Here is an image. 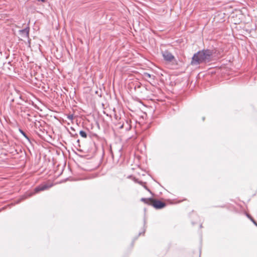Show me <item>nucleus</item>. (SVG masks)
Here are the masks:
<instances>
[{
	"label": "nucleus",
	"mask_w": 257,
	"mask_h": 257,
	"mask_svg": "<svg viewBox=\"0 0 257 257\" xmlns=\"http://www.w3.org/2000/svg\"><path fill=\"white\" fill-rule=\"evenodd\" d=\"M141 200L147 204L152 205V201H153V199L152 198H141Z\"/></svg>",
	"instance_id": "obj_6"
},
{
	"label": "nucleus",
	"mask_w": 257,
	"mask_h": 257,
	"mask_svg": "<svg viewBox=\"0 0 257 257\" xmlns=\"http://www.w3.org/2000/svg\"><path fill=\"white\" fill-rule=\"evenodd\" d=\"M213 51L210 49H203L195 53L192 57L191 64L198 65L203 63H208L211 61Z\"/></svg>",
	"instance_id": "obj_1"
},
{
	"label": "nucleus",
	"mask_w": 257,
	"mask_h": 257,
	"mask_svg": "<svg viewBox=\"0 0 257 257\" xmlns=\"http://www.w3.org/2000/svg\"><path fill=\"white\" fill-rule=\"evenodd\" d=\"M121 149H122L121 148V149H120L119 150V156H121V153H120V151H121Z\"/></svg>",
	"instance_id": "obj_13"
},
{
	"label": "nucleus",
	"mask_w": 257,
	"mask_h": 257,
	"mask_svg": "<svg viewBox=\"0 0 257 257\" xmlns=\"http://www.w3.org/2000/svg\"><path fill=\"white\" fill-rule=\"evenodd\" d=\"M19 32L21 34L23 35L26 37H27L29 36V28H26L25 29L21 30L19 31Z\"/></svg>",
	"instance_id": "obj_5"
},
{
	"label": "nucleus",
	"mask_w": 257,
	"mask_h": 257,
	"mask_svg": "<svg viewBox=\"0 0 257 257\" xmlns=\"http://www.w3.org/2000/svg\"><path fill=\"white\" fill-rule=\"evenodd\" d=\"M145 188L147 190H148V191H150V190L147 188V186H145Z\"/></svg>",
	"instance_id": "obj_15"
},
{
	"label": "nucleus",
	"mask_w": 257,
	"mask_h": 257,
	"mask_svg": "<svg viewBox=\"0 0 257 257\" xmlns=\"http://www.w3.org/2000/svg\"><path fill=\"white\" fill-rule=\"evenodd\" d=\"M246 217L250 219V220L256 226H257V222L255 221V220L248 213H246Z\"/></svg>",
	"instance_id": "obj_7"
},
{
	"label": "nucleus",
	"mask_w": 257,
	"mask_h": 257,
	"mask_svg": "<svg viewBox=\"0 0 257 257\" xmlns=\"http://www.w3.org/2000/svg\"><path fill=\"white\" fill-rule=\"evenodd\" d=\"M38 1H39V2H44L45 0H37Z\"/></svg>",
	"instance_id": "obj_14"
},
{
	"label": "nucleus",
	"mask_w": 257,
	"mask_h": 257,
	"mask_svg": "<svg viewBox=\"0 0 257 257\" xmlns=\"http://www.w3.org/2000/svg\"><path fill=\"white\" fill-rule=\"evenodd\" d=\"M162 54L164 59L166 61L170 62L175 59L173 54L168 50L162 51Z\"/></svg>",
	"instance_id": "obj_3"
},
{
	"label": "nucleus",
	"mask_w": 257,
	"mask_h": 257,
	"mask_svg": "<svg viewBox=\"0 0 257 257\" xmlns=\"http://www.w3.org/2000/svg\"><path fill=\"white\" fill-rule=\"evenodd\" d=\"M19 132L29 142H30V139L29 137L22 130L19 129Z\"/></svg>",
	"instance_id": "obj_8"
},
{
	"label": "nucleus",
	"mask_w": 257,
	"mask_h": 257,
	"mask_svg": "<svg viewBox=\"0 0 257 257\" xmlns=\"http://www.w3.org/2000/svg\"><path fill=\"white\" fill-rule=\"evenodd\" d=\"M144 75L145 76H147V77H149V78H151V75L150 74H149V73H144Z\"/></svg>",
	"instance_id": "obj_12"
},
{
	"label": "nucleus",
	"mask_w": 257,
	"mask_h": 257,
	"mask_svg": "<svg viewBox=\"0 0 257 257\" xmlns=\"http://www.w3.org/2000/svg\"><path fill=\"white\" fill-rule=\"evenodd\" d=\"M152 206L156 209H160L165 207L166 206V204L160 200L153 199V201H152Z\"/></svg>",
	"instance_id": "obj_4"
},
{
	"label": "nucleus",
	"mask_w": 257,
	"mask_h": 257,
	"mask_svg": "<svg viewBox=\"0 0 257 257\" xmlns=\"http://www.w3.org/2000/svg\"><path fill=\"white\" fill-rule=\"evenodd\" d=\"M26 198V197L25 196H22L21 198H20L19 199L17 200L16 203L17 204L19 203L20 202H21V201L24 200Z\"/></svg>",
	"instance_id": "obj_10"
},
{
	"label": "nucleus",
	"mask_w": 257,
	"mask_h": 257,
	"mask_svg": "<svg viewBox=\"0 0 257 257\" xmlns=\"http://www.w3.org/2000/svg\"><path fill=\"white\" fill-rule=\"evenodd\" d=\"M120 127V128H122L123 127V125H122Z\"/></svg>",
	"instance_id": "obj_18"
},
{
	"label": "nucleus",
	"mask_w": 257,
	"mask_h": 257,
	"mask_svg": "<svg viewBox=\"0 0 257 257\" xmlns=\"http://www.w3.org/2000/svg\"><path fill=\"white\" fill-rule=\"evenodd\" d=\"M79 135L81 136V137L83 138H86L87 137V133L82 130L80 131L79 132Z\"/></svg>",
	"instance_id": "obj_9"
},
{
	"label": "nucleus",
	"mask_w": 257,
	"mask_h": 257,
	"mask_svg": "<svg viewBox=\"0 0 257 257\" xmlns=\"http://www.w3.org/2000/svg\"><path fill=\"white\" fill-rule=\"evenodd\" d=\"M67 118L68 119L70 120H72L73 119V114H69L67 115Z\"/></svg>",
	"instance_id": "obj_11"
},
{
	"label": "nucleus",
	"mask_w": 257,
	"mask_h": 257,
	"mask_svg": "<svg viewBox=\"0 0 257 257\" xmlns=\"http://www.w3.org/2000/svg\"><path fill=\"white\" fill-rule=\"evenodd\" d=\"M139 183L143 184V183L142 182H140Z\"/></svg>",
	"instance_id": "obj_17"
},
{
	"label": "nucleus",
	"mask_w": 257,
	"mask_h": 257,
	"mask_svg": "<svg viewBox=\"0 0 257 257\" xmlns=\"http://www.w3.org/2000/svg\"><path fill=\"white\" fill-rule=\"evenodd\" d=\"M75 136H77V137L78 136V135H77V134H76L75 135Z\"/></svg>",
	"instance_id": "obj_19"
},
{
	"label": "nucleus",
	"mask_w": 257,
	"mask_h": 257,
	"mask_svg": "<svg viewBox=\"0 0 257 257\" xmlns=\"http://www.w3.org/2000/svg\"><path fill=\"white\" fill-rule=\"evenodd\" d=\"M77 142L78 143H79V140H78Z\"/></svg>",
	"instance_id": "obj_20"
},
{
	"label": "nucleus",
	"mask_w": 257,
	"mask_h": 257,
	"mask_svg": "<svg viewBox=\"0 0 257 257\" xmlns=\"http://www.w3.org/2000/svg\"><path fill=\"white\" fill-rule=\"evenodd\" d=\"M202 119L204 120L205 119V117H203Z\"/></svg>",
	"instance_id": "obj_16"
},
{
	"label": "nucleus",
	"mask_w": 257,
	"mask_h": 257,
	"mask_svg": "<svg viewBox=\"0 0 257 257\" xmlns=\"http://www.w3.org/2000/svg\"><path fill=\"white\" fill-rule=\"evenodd\" d=\"M52 186V184L48 185L47 184H42L37 186L34 190V192L31 193L29 196L33 195L36 193H37L40 191L46 190Z\"/></svg>",
	"instance_id": "obj_2"
}]
</instances>
